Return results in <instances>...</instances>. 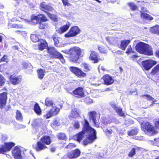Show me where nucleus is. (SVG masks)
<instances>
[{"label": "nucleus", "instance_id": "30", "mask_svg": "<svg viewBox=\"0 0 159 159\" xmlns=\"http://www.w3.org/2000/svg\"><path fill=\"white\" fill-rule=\"evenodd\" d=\"M60 109L57 107L54 106H53L50 111H51L53 115H57L60 111Z\"/></svg>", "mask_w": 159, "mask_h": 159}, {"label": "nucleus", "instance_id": "46", "mask_svg": "<svg viewBox=\"0 0 159 159\" xmlns=\"http://www.w3.org/2000/svg\"><path fill=\"white\" fill-rule=\"evenodd\" d=\"M47 14L49 17L52 20L54 21H57V18L56 16H55L54 15H52L49 13H47Z\"/></svg>", "mask_w": 159, "mask_h": 159}, {"label": "nucleus", "instance_id": "59", "mask_svg": "<svg viewBox=\"0 0 159 159\" xmlns=\"http://www.w3.org/2000/svg\"><path fill=\"white\" fill-rule=\"evenodd\" d=\"M64 5L66 6H68L70 4L68 2L67 0H62Z\"/></svg>", "mask_w": 159, "mask_h": 159}, {"label": "nucleus", "instance_id": "14", "mask_svg": "<svg viewBox=\"0 0 159 159\" xmlns=\"http://www.w3.org/2000/svg\"><path fill=\"white\" fill-rule=\"evenodd\" d=\"M106 40L110 44L116 45L118 44L120 39L116 37L109 36L106 38Z\"/></svg>", "mask_w": 159, "mask_h": 159}, {"label": "nucleus", "instance_id": "40", "mask_svg": "<svg viewBox=\"0 0 159 159\" xmlns=\"http://www.w3.org/2000/svg\"><path fill=\"white\" fill-rule=\"evenodd\" d=\"M8 26L9 28H19L22 27V26L21 25H17L15 24H12L11 23H9L8 25Z\"/></svg>", "mask_w": 159, "mask_h": 159}, {"label": "nucleus", "instance_id": "47", "mask_svg": "<svg viewBox=\"0 0 159 159\" xmlns=\"http://www.w3.org/2000/svg\"><path fill=\"white\" fill-rule=\"evenodd\" d=\"M57 57L55 58H59L63 63H64L65 62V60L64 59L63 56L60 53L58 55L56 56Z\"/></svg>", "mask_w": 159, "mask_h": 159}, {"label": "nucleus", "instance_id": "11", "mask_svg": "<svg viewBox=\"0 0 159 159\" xmlns=\"http://www.w3.org/2000/svg\"><path fill=\"white\" fill-rule=\"evenodd\" d=\"M148 10L147 8L144 7L141 8V17L143 20H152L153 18L149 15L147 14L146 12H148Z\"/></svg>", "mask_w": 159, "mask_h": 159}, {"label": "nucleus", "instance_id": "57", "mask_svg": "<svg viewBox=\"0 0 159 159\" xmlns=\"http://www.w3.org/2000/svg\"><path fill=\"white\" fill-rule=\"evenodd\" d=\"M7 56L6 55H4L3 57L1 59V60L2 61H3L4 62H7Z\"/></svg>", "mask_w": 159, "mask_h": 159}, {"label": "nucleus", "instance_id": "55", "mask_svg": "<svg viewBox=\"0 0 159 159\" xmlns=\"http://www.w3.org/2000/svg\"><path fill=\"white\" fill-rule=\"evenodd\" d=\"M76 147V145L75 144L72 143H70L66 147V148L70 149L73 148L75 147Z\"/></svg>", "mask_w": 159, "mask_h": 159}, {"label": "nucleus", "instance_id": "24", "mask_svg": "<svg viewBox=\"0 0 159 159\" xmlns=\"http://www.w3.org/2000/svg\"><path fill=\"white\" fill-rule=\"evenodd\" d=\"M79 116L78 110L76 108L73 109L71 111L69 117L70 118H76Z\"/></svg>", "mask_w": 159, "mask_h": 159}, {"label": "nucleus", "instance_id": "52", "mask_svg": "<svg viewBox=\"0 0 159 159\" xmlns=\"http://www.w3.org/2000/svg\"><path fill=\"white\" fill-rule=\"evenodd\" d=\"M128 4L132 10H135L137 8V6L133 3H129Z\"/></svg>", "mask_w": 159, "mask_h": 159}, {"label": "nucleus", "instance_id": "17", "mask_svg": "<svg viewBox=\"0 0 159 159\" xmlns=\"http://www.w3.org/2000/svg\"><path fill=\"white\" fill-rule=\"evenodd\" d=\"M110 104L119 116H125V113L122 111V109L119 107H117L114 102H111Z\"/></svg>", "mask_w": 159, "mask_h": 159}, {"label": "nucleus", "instance_id": "35", "mask_svg": "<svg viewBox=\"0 0 159 159\" xmlns=\"http://www.w3.org/2000/svg\"><path fill=\"white\" fill-rule=\"evenodd\" d=\"M79 69V68H78L74 66H71L69 67V69L70 71L75 75L77 73V71Z\"/></svg>", "mask_w": 159, "mask_h": 159}, {"label": "nucleus", "instance_id": "20", "mask_svg": "<svg viewBox=\"0 0 159 159\" xmlns=\"http://www.w3.org/2000/svg\"><path fill=\"white\" fill-rule=\"evenodd\" d=\"M89 59L94 61V63H97L98 61V54L97 53L94 51L91 52Z\"/></svg>", "mask_w": 159, "mask_h": 159}, {"label": "nucleus", "instance_id": "15", "mask_svg": "<svg viewBox=\"0 0 159 159\" xmlns=\"http://www.w3.org/2000/svg\"><path fill=\"white\" fill-rule=\"evenodd\" d=\"M89 118L92 120L94 125L97 127L99 126V125L96 119V113L94 111H90L88 113Z\"/></svg>", "mask_w": 159, "mask_h": 159}, {"label": "nucleus", "instance_id": "39", "mask_svg": "<svg viewBox=\"0 0 159 159\" xmlns=\"http://www.w3.org/2000/svg\"><path fill=\"white\" fill-rule=\"evenodd\" d=\"M48 26L47 23L40 22L39 23V28L40 29H44Z\"/></svg>", "mask_w": 159, "mask_h": 159}, {"label": "nucleus", "instance_id": "1", "mask_svg": "<svg viewBox=\"0 0 159 159\" xmlns=\"http://www.w3.org/2000/svg\"><path fill=\"white\" fill-rule=\"evenodd\" d=\"M84 122L83 130L76 135L75 138H76L77 140L80 142L85 136H86L87 139L84 140L83 142L84 145H86L93 143L97 139V133L95 129L90 126L86 120H84Z\"/></svg>", "mask_w": 159, "mask_h": 159}, {"label": "nucleus", "instance_id": "4", "mask_svg": "<svg viewBox=\"0 0 159 159\" xmlns=\"http://www.w3.org/2000/svg\"><path fill=\"white\" fill-rule=\"evenodd\" d=\"M141 127L142 130L149 136H152L158 133L154 127L149 122H143L141 124Z\"/></svg>", "mask_w": 159, "mask_h": 159}, {"label": "nucleus", "instance_id": "27", "mask_svg": "<svg viewBox=\"0 0 159 159\" xmlns=\"http://www.w3.org/2000/svg\"><path fill=\"white\" fill-rule=\"evenodd\" d=\"M47 46V42L44 40H42L38 43V48L40 50H43Z\"/></svg>", "mask_w": 159, "mask_h": 159}, {"label": "nucleus", "instance_id": "42", "mask_svg": "<svg viewBox=\"0 0 159 159\" xmlns=\"http://www.w3.org/2000/svg\"><path fill=\"white\" fill-rule=\"evenodd\" d=\"M159 71V64L157 65L152 70L151 74L152 75L156 74Z\"/></svg>", "mask_w": 159, "mask_h": 159}, {"label": "nucleus", "instance_id": "23", "mask_svg": "<svg viewBox=\"0 0 159 159\" xmlns=\"http://www.w3.org/2000/svg\"><path fill=\"white\" fill-rule=\"evenodd\" d=\"M40 7L41 9L43 11H45V10L52 11L53 10V8L46 4L45 2H42L40 4Z\"/></svg>", "mask_w": 159, "mask_h": 159}, {"label": "nucleus", "instance_id": "45", "mask_svg": "<svg viewBox=\"0 0 159 159\" xmlns=\"http://www.w3.org/2000/svg\"><path fill=\"white\" fill-rule=\"evenodd\" d=\"M103 131L106 133V134L109 136L112 133V131L111 129H103Z\"/></svg>", "mask_w": 159, "mask_h": 159}, {"label": "nucleus", "instance_id": "8", "mask_svg": "<svg viewBox=\"0 0 159 159\" xmlns=\"http://www.w3.org/2000/svg\"><path fill=\"white\" fill-rule=\"evenodd\" d=\"M80 30L78 26H75L71 28L69 32L65 35L66 37L68 38L74 37L79 34Z\"/></svg>", "mask_w": 159, "mask_h": 159}, {"label": "nucleus", "instance_id": "53", "mask_svg": "<svg viewBox=\"0 0 159 159\" xmlns=\"http://www.w3.org/2000/svg\"><path fill=\"white\" fill-rule=\"evenodd\" d=\"M84 101L87 103H91L93 102L92 100L88 97H87L85 98Z\"/></svg>", "mask_w": 159, "mask_h": 159}, {"label": "nucleus", "instance_id": "5", "mask_svg": "<svg viewBox=\"0 0 159 159\" xmlns=\"http://www.w3.org/2000/svg\"><path fill=\"white\" fill-rule=\"evenodd\" d=\"M83 51V50L77 47L70 48L69 51L70 60L74 62H77L81 55V52Z\"/></svg>", "mask_w": 159, "mask_h": 159}, {"label": "nucleus", "instance_id": "13", "mask_svg": "<svg viewBox=\"0 0 159 159\" xmlns=\"http://www.w3.org/2000/svg\"><path fill=\"white\" fill-rule=\"evenodd\" d=\"M7 98V94L6 92H4L0 95V107L1 109L6 105Z\"/></svg>", "mask_w": 159, "mask_h": 159}, {"label": "nucleus", "instance_id": "61", "mask_svg": "<svg viewBox=\"0 0 159 159\" xmlns=\"http://www.w3.org/2000/svg\"><path fill=\"white\" fill-rule=\"evenodd\" d=\"M7 136L4 134H2L1 135V139L2 140L4 141L7 139Z\"/></svg>", "mask_w": 159, "mask_h": 159}, {"label": "nucleus", "instance_id": "36", "mask_svg": "<svg viewBox=\"0 0 159 159\" xmlns=\"http://www.w3.org/2000/svg\"><path fill=\"white\" fill-rule=\"evenodd\" d=\"M31 39L33 42H37L39 40L38 36L35 34H32L30 36Z\"/></svg>", "mask_w": 159, "mask_h": 159}, {"label": "nucleus", "instance_id": "9", "mask_svg": "<svg viewBox=\"0 0 159 159\" xmlns=\"http://www.w3.org/2000/svg\"><path fill=\"white\" fill-rule=\"evenodd\" d=\"M157 63L156 61L152 60H148L143 61L142 62V65L143 68L146 70L151 69L152 67Z\"/></svg>", "mask_w": 159, "mask_h": 159}, {"label": "nucleus", "instance_id": "60", "mask_svg": "<svg viewBox=\"0 0 159 159\" xmlns=\"http://www.w3.org/2000/svg\"><path fill=\"white\" fill-rule=\"evenodd\" d=\"M54 125H55L57 126H59L60 125V123L58 120H55L53 122Z\"/></svg>", "mask_w": 159, "mask_h": 159}, {"label": "nucleus", "instance_id": "28", "mask_svg": "<svg viewBox=\"0 0 159 159\" xmlns=\"http://www.w3.org/2000/svg\"><path fill=\"white\" fill-rule=\"evenodd\" d=\"M150 31L152 33L159 34V25H157L152 27L151 28Z\"/></svg>", "mask_w": 159, "mask_h": 159}, {"label": "nucleus", "instance_id": "2", "mask_svg": "<svg viewBox=\"0 0 159 159\" xmlns=\"http://www.w3.org/2000/svg\"><path fill=\"white\" fill-rule=\"evenodd\" d=\"M135 48L137 51L140 53L147 55H153L152 48L148 44L141 42L137 44Z\"/></svg>", "mask_w": 159, "mask_h": 159}, {"label": "nucleus", "instance_id": "34", "mask_svg": "<svg viewBox=\"0 0 159 159\" xmlns=\"http://www.w3.org/2000/svg\"><path fill=\"white\" fill-rule=\"evenodd\" d=\"M34 110L35 112L38 114H40L41 112L40 107L37 103H36L34 106Z\"/></svg>", "mask_w": 159, "mask_h": 159}, {"label": "nucleus", "instance_id": "3", "mask_svg": "<svg viewBox=\"0 0 159 159\" xmlns=\"http://www.w3.org/2000/svg\"><path fill=\"white\" fill-rule=\"evenodd\" d=\"M51 142L50 138L49 136H45L42 137L40 141H38L34 148L37 151H40L47 148L45 145H49Z\"/></svg>", "mask_w": 159, "mask_h": 159}, {"label": "nucleus", "instance_id": "63", "mask_svg": "<svg viewBox=\"0 0 159 159\" xmlns=\"http://www.w3.org/2000/svg\"><path fill=\"white\" fill-rule=\"evenodd\" d=\"M22 12V11L21 10H19L18 11H16L15 12V13L16 14V15H19L21 14V13Z\"/></svg>", "mask_w": 159, "mask_h": 159}, {"label": "nucleus", "instance_id": "26", "mask_svg": "<svg viewBox=\"0 0 159 159\" xmlns=\"http://www.w3.org/2000/svg\"><path fill=\"white\" fill-rule=\"evenodd\" d=\"M12 152L14 158L21 156L20 150L18 147H15L14 150L12 151Z\"/></svg>", "mask_w": 159, "mask_h": 159}, {"label": "nucleus", "instance_id": "44", "mask_svg": "<svg viewBox=\"0 0 159 159\" xmlns=\"http://www.w3.org/2000/svg\"><path fill=\"white\" fill-rule=\"evenodd\" d=\"M53 102L51 100L47 98L45 100V105L47 106H50L52 105Z\"/></svg>", "mask_w": 159, "mask_h": 159}, {"label": "nucleus", "instance_id": "16", "mask_svg": "<svg viewBox=\"0 0 159 159\" xmlns=\"http://www.w3.org/2000/svg\"><path fill=\"white\" fill-rule=\"evenodd\" d=\"M20 76H16L13 75H11L10 77L11 83L13 85H16L19 84L21 80Z\"/></svg>", "mask_w": 159, "mask_h": 159}, {"label": "nucleus", "instance_id": "21", "mask_svg": "<svg viewBox=\"0 0 159 159\" xmlns=\"http://www.w3.org/2000/svg\"><path fill=\"white\" fill-rule=\"evenodd\" d=\"M130 42V41L129 40L121 41L120 44L119 45V47L122 50H125Z\"/></svg>", "mask_w": 159, "mask_h": 159}, {"label": "nucleus", "instance_id": "43", "mask_svg": "<svg viewBox=\"0 0 159 159\" xmlns=\"http://www.w3.org/2000/svg\"><path fill=\"white\" fill-rule=\"evenodd\" d=\"M138 133V130L137 129L132 130L129 132L128 134L129 136H133L136 134Z\"/></svg>", "mask_w": 159, "mask_h": 159}, {"label": "nucleus", "instance_id": "56", "mask_svg": "<svg viewBox=\"0 0 159 159\" xmlns=\"http://www.w3.org/2000/svg\"><path fill=\"white\" fill-rule=\"evenodd\" d=\"M133 51L132 50L131 47V46H129L128 47V49H127V51L126 52V53H131L133 52Z\"/></svg>", "mask_w": 159, "mask_h": 159}, {"label": "nucleus", "instance_id": "19", "mask_svg": "<svg viewBox=\"0 0 159 159\" xmlns=\"http://www.w3.org/2000/svg\"><path fill=\"white\" fill-rule=\"evenodd\" d=\"M70 23H67L66 25H63L59 29L57 30V31L59 34H61L66 31L70 26Z\"/></svg>", "mask_w": 159, "mask_h": 159}, {"label": "nucleus", "instance_id": "18", "mask_svg": "<svg viewBox=\"0 0 159 159\" xmlns=\"http://www.w3.org/2000/svg\"><path fill=\"white\" fill-rule=\"evenodd\" d=\"M105 83L107 85H110L112 84L114 81L112 78L108 75H106L102 77Z\"/></svg>", "mask_w": 159, "mask_h": 159}, {"label": "nucleus", "instance_id": "54", "mask_svg": "<svg viewBox=\"0 0 159 159\" xmlns=\"http://www.w3.org/2000/svg\"><path fill=\"white\" fill-rule=\"evenodd\" d=\"M73 127L75 129H79L80 127V125L79 122L78 121H75L73 125Z\"/></svg>", "mask_w": 159, "mask_h": 159}, {"label": "nucleus", "instance_id": "22", "mask_svg": "<svg viewBox=\"0 0 159 159\" xmlns=\"http://www.w3.org/2000/svg\"><path fill=\"white\" fill-rule=\"evenodd\" d=\"M48 52L54 58H55L57 57L56 56H57L59 53V52L57 51L54 47H49L48 48Z\"/></svg>", "mask_w": 159, "mask_h": 159}, {"label": "nucleus", "instance_id": "7", "mask_svg": "<svg viewBox=\"0 0 159 159\" xmlns=\"http://www.w3.org/2000/svg\"><path fill=\"white\" fill-rule=\"evenodd\" d=\"M81 152L78 149H76L68 152L66 155L63 157L64 159H67V158L72 159L76 158L80 156Z\"/></svg>", "mask_w": 159, "mask_h": 159}, {"label": "nucleus", "instance_id": "58", "mask_svg": "<svg viewBox=\"0 0 159 159\" xmlns=\"http://www.w3.org/2000/svg\"><path fill=\"white\" fill-rule=\"evenodd\" d=\"M155 124L157 128L159 129V120L155 121Z\"/></svg>", "mask_w": 159, "mask_h": 159}, {"label": "nucleus", "instance_id": "25", "mask_svg": "<svg viewBox=\"0 0 159 159\" xmlns=\"http://www.w3.org/2000/svg\"><path fill=\"white\" fill-rule=\"evenodd\" d=\"M52 38L54 41L55 45L58 47H61V45L59 43L61 39L56 34L53 35L52 36Z\"/></svg>", "mask_w": 159, "mask_h": 159}, {"label": "nucleus", "instance_id": "31", "mask_svg": "<svg viewBox=\"0 0 159 159\" xmlns=\"http://www.w3.org/2000/svg\"><path fill=\"white\" fill-rule=\"evenodd\" d=\"M76 75L79 77H84L86 76V75L85 73L79 68Z\"/></svg>", "mask_w": 159, "mask_h": 159}, {"label": "nucleus", "instance_id": "49", "mask_svg": "<svg viewBox=\"0 0 159 159\" xmlns=\"http://www.w3.org/2000/svg\"><path fill=\"white\" fill-rule=\"evenodd\" d=\"M53 115L50 110L48 111L47 113L44 116L46 118H48L51 117Z\"/></svg>", "mask_w": 159, "mask_h": 159}, {"label": "nucleus", "instance_id": "12", "mask_svg": "<svg viewBox=\"0 0 159 159\" xmlns=\"http://www.w3.org/2000/svg\"><path fill=\"white\" fill-rule=\"evenodd\" d=\"M69 93L76 97L80 98L84 97V95L83 89L81 87H78L74 91L69 92Z\"/></svg>", "mask_w": 159, "mask_h": 159}, {"label": "nucleus", "instance_id": "62", "mask_svg": "<svg viewBox=\"0 0 159 159\" xmlns=\"http://www.w3.org/2000/svg\"><path fill=\"white\" fill-rule=\"evenodd\" d=\"M107 119L105 118V120H104L103 121V123L105 124H107L111 122V121L110 120H109L108 121H107Z\"/></svg>", "mask_w": 159, "mask_h": 159}, {"label": "nucleus", "instance_id": "64", "mask_svg": "<svg viewBox=\"0 0 159 159\" xmlns=\"http://www.w3.org/2000/svg\"><path fill=\"white\" fill-rule=\"evenodd\" d=\"M22 65L23 68H27V66H29V65L27 64L26 63H23Z\"/></svg>", "mask_w": 159, "mask_h": 159}, {"label": "nucleus", "instance_id": "37", "mask_svg": "<svg viewBox=\"0 0 159 159\" xmlns=\"http://www.w3.org/2000/svg\"><path fill=\"white\" fill-rule=\"evenodd\" d=\"M58 138L60 140H65L66 139V136L64 133H59L57 134Z\"/></svg>", "mask_w": 159, "mask_h": 159}, {"label": "nucleus", "instance_id": "29", "mask_svg": "<svg viewBox=\"0 0 159 159\" xmlns=\"http://www.w3.org/2000/svg\"><path fill=\"white\" fill-rule=\"evenodd\" d=\"M38 78L40 79H42L45 75V71L41 69L38 70L37 71Z\"/></svg>", "mask_w": 159, "mask_h": 159}, {"label": "nucleus", "instance_id": "50", "mask_svg": "<svg viewBox=\"0 0 159 159\" xmlns=\"http://www.w3.org/2000/svg\"><path fill=\"white\" fill-rule=\"evenodd\" d=\"M98 49L102 53H105L106 52V49L102 46H98Z\"/></svg>", "mask_w": 159, "mask_h": 159}, {"label": "nucleus", "instance_id": "38", "mask_svg": "<svg viewBox=\"0 0 159 159\" xmlns=\"http://www.w3.org/2000/svg\"><path fill=\"white\" fill-rule=\"evenodd\" d=\"M136 154V149L135 148H132L129 152L128 156L130 157H133Z\"/></svg>", "mask_w": 159, "mask_h": 159}, {"label": "nucleus", "instance_id": "33", "mask_svg": "<svg viewBox=\"0 0 159 159\" xmlns=\"http://www.w3.org/2000/svg\"><path fill=\"white\" fill-rule=\"evenodd\" d=\"M142 96L148 100L152 101L153 103L156 102V99L149 95H142Z\"/></svg>", "mask_w": 159, "mask_h": 159}, {"label": "nucleus", "instance_id": "41", "mask_svg": "<svg viewBox=\"0 0 159 159\" xmlns=\"http://www.w3.org/2000/svg\"><path fill=\"white\" fill-rule=\"evenodd\" d=\"M82 65L84 67V70L86 71H88L90 70V67L89 65L84 62H83Z\"/></svg>", "mask_w": 159, "mask_h": 159}, {"label": "nucleus", "instance_id": "6", "mask_svg": "<svg viewBox=\"0 0 159 159\" xmlns=\"http://www.w3.org/2000/svg\"><path fill=\"white\" fill-rule=\"evenodd\" d=\"M40 20L41 21L44 22L47 21V19L46 17L43 14L39 15L37 16L33 15L31 16L30 20L26 19H24L23 21L26 23H29L31 24H35L38 23Z\"/></svg>", "mask_w": 159, "mask_h": 159}, {"label": "nucleus", "instance_id": "32", "mask_svg": "<svg viewBox=\"0 0 159 159\" xmlns=\"http://www.w3.org/2000/svg\"><path fill=\"white\" fill-rule=\"evenodd\" d=\"M16 118L17 120L20 121L23 120V117L21 113L18 110H17L16 112Z\"/></svg>", "mask_w": 159, "mask_h": 159}, {"label": "nucleus", "instance_id": "10", "mask_svg": "<svg viewBox=\"0 0 159 159\" xmlns=\"http://www.w3.org/2000/svg\"><path fill=\"white\" fill-rule=\"evenodd\" d=\"M14 145L15 144L13 143H5L0 148V153L4 154L5 152L10 151Z\"/></svg>", "mask_w": 159, "mask_h": 159}, {"label": "nucleus", "instance_id": "48", "mask_svg": "<svg viewBox=\"0 0 159 159\" xmlns=\"http://www.w3.org/2000/svg\"><path fill=\"white\" fill-rule=\"evenodd\" d=\"M5 80L4 77L0 75V86L3 85L5 83Z\"/></svg>", "mask_w": 159, "mask_h": 159}, {"label": "nucleus", "instance_id": "51", "mask_svg": "<svg viewBox=\"0 0 159 159\" xmlns=\"http://www.w3.org/2000/svg\"><path fill=\"white\" fill-rule=\"evenodd\" d=\"M16 32L18 34L23 35L24 37H25L27 34V33L25 31H21L17 30L16 31Z\"/></svg>", "mask_w": 159, "mask_h": 159}]
</instances>
